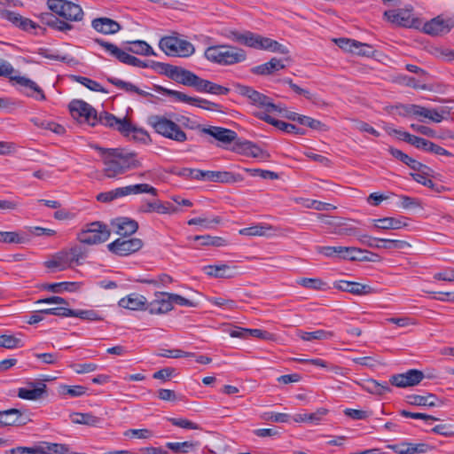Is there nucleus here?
I'll use <instances>...</instances> for the list:
<instances>
[{
  "label": "nucleus",
  "instance_id": "nucleus-61",
  "mask_svg": "<svg viewBox=\"0 0 454 454\" xmlns=\"http://www.w3.org/2000/svg\"><path fill=\"white\" fill-rule=\"evenodd\" d=\"M0 242L21 244L24 242V238L16 231H0Z\"/></svg>",
  "mask_w": 454,
  "mask_h": 454
},
{
  "label": "nucleus",
  "instance_id": "nucleus-20",
  "mask_svg": "<svg viewBox=\"0 0 454 454\" xmlns=\"http://www.w3.org/2000/svg\"><path fill=\"white\" fill-rule=\"evenodd\" d=\"M11 81H13L17 84L20 85L24 89L21 91L26 96L41 101L45 99V95L43 90L31 79L25 76L14 75V77L11 78Z\"/></svg>",
  "mask_w": 454,
  "mask_h": 454
},
{
  "label": "nucleus",
  "instance_id": "nucleus-55",
  "mask_svg": "<svg viewBox=\"0 0 454 454\" xmlns=\"http://www.w3.org/2000/svg\"><path fill=\"white\" fill-rule=\"evenodd\" d=\"M152 67L157 70L160 74H163L172 80L178 71L176 66L161 62H153Z\"/></svg>",
  "mask_w": 454,
  "mask_h": 454
},
{
  "label": "nucleus",
  "instance_id": "nucleus-26",
  "mask_svg": "<svg viewBox=\"0 0 454 454\" xmlns=\"http://www.w3.org/2000/svg\"><path fill=\"white\" fill-rule=\"evenodd\" d=\"M329 413V410L324 407L318 408L316 411L308 413H297L293 419L298 423H307L312 426L320 425L325 417Z\"/></svg>",
  "mask_w": 454,
  "mask_h": 454
},
{
  "label": "nucleus",
  "instance_id": "nucleus-49",
  "mask_svg": "<svg viewBox=\"0 0 454 454\" xmlns=\"http://www.w3.org/2000/svg\"><path fill=\"white\" fill-rule=\"evenodd\" d=\"M272 227L267 224H256L239 230V234L244 236H265Z\"/></svg>",
  "mask_w": 454,
  "mask_h": 454
},
{
  "label": "nucleus",
  "instance_id": "nucleus-45",
  "mask_svg": "<svg viewBox=\"0 0 454 454\" xmlns=\"http://www.w3.org/2000/svg\"><path fill=\"white\" fill-rule=\"evenodd\" d=\"M80 285L77 282H59L44 285V289L52 293H62L64 291L74 292L79 288Z\"/></svg>",
  "mask_w": 454,
  "mask_h": 454
},
{
  "label": "nucleus",
  "instance_id": "nucleus-44",
  "mask_svg": "<svg viewBox=\"0 0 454 454\" xmlns=\"http://www.w3.org/2000/svg\"><path fill=\"white\" fill-rule=\"evenodd\" d=\"M364 389L371 394L374 395H384L389 393L391 388L387 382H379L375 380H368L364 385Z\"/></svg>",
  "mask_w": 454,
  "mask_h": 454
},
{
  "label": "nucleus",
  "instance_id": "nucleus-50",
  "mask_svg": "<svg viewBox=\"0 0 454 454\" xmlns=\"http://www.w3.org/2000/svg\"><path fill=\"white\" fill-rule=\"evenodd\" d=\"M177 72L174 77V81L185 86H192L195 74L186 70L181 67H177Z\"/></svg>",
  "mask_w": 454,
  "mask_h": 454
},
{
  "label": "nucleus",
  "instance_id": "nucleus-6",
  "mask_svg": "<svg viewBox=\"0 0 454 454\" xmlns=\"http://www.w3.org/2000/svg\"><path fill=\"white\" fill-rule=\"evenodd\" d=\"M235 88L236 91L240 96L247 98L251 105L263 110L262 113L269 114V113L280 112L279 106L275 105L270 97L255 90L254 88L239 83Z\"/></svg>",
  "mask_w": 454,
  "mask_h": 454
},
{
  "label": "nucleus",
  "instance_id": "nucleus-27",
  "mask_svg": "<svg viewBox=\"0 0 454 454\" xmlns=\"http://www.w3.org/2000/svg\"><path fill=\"white\" fill-rule=\"evenodd\" d=\"M407 403L414 406H425V407H439L442 404L441 399H439L434 394L427 395H407Z\"/></svg>",
  "mask_w": 454,
  "mask_h": 454
},
{
  "label": "nucleus",
  "instance_id": "nucleus-60",
  "mask_svg": "<svg viewBox=\"0 0 454 454\" xmlns=\"http://www.w3.org/2000/svg\"><path fill=\"white\" fill-rule=\"evenodd\" d=\"M38 54L43 56V58L56 60V61H61V62H67L68 61V56L67 55H60L58 53V51L47 49V48H40L38 49Z\"/></svg>",
  "mask_w": 454,
  "mask_h": 454
},
{
  "label": "nucleus",
  "instance_id": "nucleus-18",
  "mask_svg": "<svg viewBox=\"0 0 454 454\" xmlns=\"http://www.w3.org/2000/svg\"><path fill=\"white\" fill-rule=\"evenodd\" d=\"M384 17L392 24L401 27H411L414 24V18L411 9L386 11Z\"/></svg>",
  "mask_w": 454,
  "mask_h": 454
},
{
  "label": "nucleus",
  "instance_id": "nucleus-11",
  "mask_svg": "<svg viewBox=\"0 0 454 454\" xmlns=\"http://www.w3.org/2000/svg\"><path fill=\"white\" fill-rule=\"evenodd\" d=\"M143 241L137 238L120 237L107 245V249L118 256H128L143 247Z\"/></svg>",
  "mask_w": 454,
  "mask_h": 454
},
{
  "label": "nucleus",
  "instance_id": "nucleus-38",
  "mask_svg": "<svg viewBox=\"0 0 454 454\" xmlns=\"http://www.w3.org/2000/svg\"><path fill=\"white\" fill-rule=\"evenodd\" d=\"M41 454H78L70 453L69 447L63 443L43 442L39 444Z\"/></svg>",
  "mask_w": 454,
  "mask_h": 454
},
{
  "label": "nucleus",
  "instance_id": "nucleus-8",
  "mask_svg": "<svg viewBox=\"0 0 454 454\" xmlns=\"http://www.w3.org/2000/svg\"><path fill=\"white\" fill-rule=\"evenodd\" d=\"M48 8L57 15L68 21H80L83 19L82 7L75 3L67 0H48Z\"/></svg>",
  "mask_w": 454,
  "mask_h": 454
},
{
  "label": "nucleus",
  "instance_id": "nucleus-36",
  "mask_svg": "<svg viewBox=\"0 0 454 454\" xmlns=\"http://www.w3.org/2000/svg\"><path fill=\"white\" fill-rule=\"evenodd\" d=\"M389 153L395 159L399 160L405 165H407L409 168H411L413 170H420L421 168L425 167L422 163L419 162L418 160H414L413 158L410 157L408 154L403 153L401 150L390 147L388 149Z\"/></svg>",
  "mask_w": 454,
  "mask_h": 454
},
{
  "label": "nucleus",
  "instance_id": "nucleus-40",
  "mask_svg": "<svg viewBox=\"0 0 454 454\" xmlns=\"http://www.w3.org/2000/svg\"><path fill=\"white\" fill-rule=\"evenodd\" d=\"M199 446L198 442H167L166 447L176 454H185L194 451Z\"/></svg>",
  "mask_w": 454,
  "mask_h": 454
},
{
  "label": "nucleus",
  "instance_id": "nucleus-37",
  "mask_svg": "<svg viewBox=\"0 0 454 454\" xmlns=\"http://www.w3.org/2000/svg\"><path fill=\"white\" fill-rule=\"evenodd\" d=\"M154 90L158 93L172 98L176 102H182L190 105L191 102L193 101L192 97H190L181 91L170 90L160 85H155Z\"/></svg>",
  "mask_w": 454,
  "mask_h": 454
},
{
  "label": "nucleus",
  "instance_id": "nucleus-16",
  "mask_svg": "<svg viewBox=\"0 0 454 454\" xmlns=\"http://www.w3.org/2000/svg\"><path fill=\"white\" fill-rule=\"evenodd\" d=\"M396 454H424L433 450L434 447L426 442H401L387 445Z\"/></svg>",
  "mask_w": 454,
  "mask_h": 454
},
{
  "label": "nucleus",
  "instance_id": "nucleus-57",
  "mask_svg": "<svg viewBox=\"0 0 454 454\" xmlns=\"http://www.w3.org/2000/svg\"><path fill=\"white\" fill-rule=\"evenodd\" d=\"M364 251L355 247H341L340 252V259L355 261L359 259V254Z\"/></svg>",
  "mask_w": 454,
  "mask_h": 454
},
{
  "label": "nucleus",
  "instance_id": "nucleus-48",
  "mask_svg": "<svg viewBox=\"0 0 454 454\" xmlns=\"http://www.w3.org/2000/svg\"><path fill=\"white\" fill-rule=\"evenodd\" d=\"M70 78L72 81L79 82L80 84L83 85L84 87L88 88L92 91L106 92L102 85L92 79L81 75H71Z\"/></svg>",
  "mask_w": 454,
  "mask_h": 454
},
{
  "label": "nucleus",
  "instance_id": "nucleus-63",
  "mask_svg": "<svg viewBox=\"0 0 454 454\" xmlns=\"http://www.w3.org/2000/svg\"><path fill=\"white\" fill-rule=\"evenodd\" d=\"M123 435L129 438L148 439L153 436V432L146 428L128 429L123 433Z\"/></svg>",
  "mask_w": 454,
  "mask_h": 454
},
{
  "label": "nucleus",
  "instance_id": "nucleus-28",
  "mask_svg": "<svg viewBox=\"0 0 454 454\" xmlns=\"http://www.w3.org/2000/svg\"><path fill=\"white\" fill-rule=\"evenodd\" d=\"M233 150L254 158H265L268 154L253 142L245 140L236 142Z\"/></svg>",
  "mask_w": 454,
  "mask_h": 454
},
{
  "label": "nucleus",
  "instance_id": "nucleus-25",
  "mask_svg": "<svg viewBox=\"0 0 454 454\" xmlns=\"http://www.w3.org/2000/svg\"><path fill=\"white\" fill-rule=\"evenodd\" d=\"M91 27L97 32L104 35L116 34L121 28V26L117 21L106 17L94 19L91 21Z\"/></svg>",
  "mask_w": 454,
  "mask_h": 454
},
{
  "label": "nucleus",
  "instance_id": "nucleus-43",
  "mask_svg": "<svg viewBox=\"0 0 454 454\" xmlns=\"http://www.w3.org/2000/svg\"><path fill=\"white\" fill-rule=\"evenodd\" d=\"M72 421L75 424L98 427L102 422V419L91 413L76 412L72 415Z\"/></svg>",
  "mask_w": 454,
  "mask_h": 454
},
{
  "label": "nucleus",
  "instance_id": "nucleus-54",
  "mask_svg": "<svg viewBox=\"0 0 454 454\" xmlns=\"http://www.w3.org/2000/svg\"><path fill=\"white\" fill-rule=\"evenodd\" d=\"M299 123L301 125L309 127L314 130L326 131L328 129L327 126L325 123L306 115L299 117Z\"/></svg>",
  "mask_w": 454,
  "mask_h": 454
},
{
  "label": "nucleus",
  "instance_id": "nucleus-10",
  "mask_svg": "<svg viewBox=\"0 0 454 454\" xmlns=\"http://www.w3.org/2000/svg\"><path fill=\"white\" fill-rule=\"evenodd\" d=\"M95 43L101 46L110 56L115 58L123 64L142 68L149 67L143 60L130 55L129 52L127 51V47L122 50L112 43L106 42L103 39L98 38L95 39Z\"/></svg>",
  "mask_w": 454,
  "mask_h": 454
},
{
  "label": "nucleus",
  "instance_id": "nucleus-52",
  "mask_svg": "<svg viewBox=\"0 0 454 454\" xmlns=\"http://www.w3.org/2000/svg\"><path fill=\"white\" fill-rule=\"evenodd\" d=\"M65 254L68 255L70 265L74 262L80 264V261L86 257L87 251L83 247L75 245L69 249L68 253Z\"/></svg>",
  "mask_w": 454,
  "mask_h": 454
},
{
  "label": "nucleus",
  "instance_id": "nucleus-39",
  "mask_svg": "<svg viewBox=\"0 0 454 454\" xmlns=\"http://www.w3.org/2000/svg\"><path fill=\"white\" fill-rule=\"evenodd\" d=\"M127 51L143 56L155 55L153 49L146 42L141 40L129 42Z\"/></svg>",
  "mask_w": 454,
  "mask_h": 454
},
{
  "label": "nucleus",
  "instance_id": "nucleus-4",
  "mask_svg": "<svg viewBox=\"0 0 454 454\" xmlns=\"http://www.w3.org/2000/svg\"><path fill=\"white\" fill-rule=\"evenodd\" d=\"M148 123L153 128L155 132L166 138L179 143L184 142L187 139L185 132L176 122L165 116L152 115L148 118Z\"/></svg>",
  "mask_w": 454,
  "mask_h": 454
},
{
  "label": "nucleus",
  "instance_id": "nucleus-59",
  "mask_svg": "<svg viewBox=\"0 0 454 454\" xmlns=\"http://www.w3.org/2000/svg\"><path fill=\"white\" fill-rule=\"evenodd\" d=\"M207 170H200L189 168H184L179 172L180 176L195 180H207Z\"/></svg>",
  "mask_w": 454,
  "mask_h": 454
},
{
  "label": "nucleus",
  "instance_id": "nucleus-15",
  "mask_svg": "<svg viewBox=\"0 0 454 454\" xmlns=\"http://www.w3.org/2000/svg\"><path fill=\"white\" fill-rule=\"evenodd\" d=\"M424 373L417 369L408 370L406 372L392 375L389 383L397 387H409L417 386L424 379Z\"/></svg>",
  "mask_w": 454,
  "mask_h": 454
},
{
  "label": "nucleus",
  "instance_id": "nucleus-1",
  "mask_svg": "<svg viewBox=\"0 0 454 454\" xmlns=\"http://www.w3.org/2000/svg\"><path fill=\"white\" fill-rule=\"evenodd\" d=\"M101 153L104 163V174L109 178L117 177L126 171L140 166L137 154L134 153H123L119 149H105L96 146Z\"/></svg>",
  "mask_w": 454,
  "mask_h": 454
},
{
  "label": "nucleus",
  "instance_id": "nucleus-19",
  "mask_svg": "<svg viewBox=\"0 0 454 454\" xmlns=\"http://www.w3.org/2000/svg\"><path fill=\"white\" fill-rule=\"evenodd\" d=\"M98 123L118 130L120 133H126L131 127V122L126 119H119L113 114L102 112L98 114Z\"/></svg>",
  "mask_w": 454,
  "mask_h": 454
},
{
  "label": "nucleus",
  "instance_id": "nucleus-62",
  "mask_svg": "<svg viewBox=\"0 0 454 454\" xmlns=\"http://www.w3.org/2000/svg\"><path fill=\"white\" fill-rule=\"evenodd\" d=\"M208 302L223 309H234L237 308V302L234 300L223 297H210L208 298Z\"/></svg>",
  "mask_w": 454,
  "mask_h": 454
},
{
  "label": "nucleus",
  "instance_id": "nucleus-2",
  "mask_svg": "<svg viewBox=\"0 0 454 454\" xmlns=\"http://www.w3.org/2000/svg\"><path fill=\"white\" fill-rule=\"evenodd\" d=\"M224 36L233 42L241 43L247 47H250L255 50L269 51L281 54L289 53L286 46L271 38L262 36L251 31L247 30L244 32H239L237 30H230L227 34H225Z\"/></svg>",
  "mask_w": 454,
  "mask_h": 454
},
{
  "label": "nucleus",
  "instance_id": "nucleus-29",
  "mask_svg": "<svg viewBox=\"0 0 454 454\" xmlns=\"http://www.w3.org/2000/svg\"><path fill=\"white\" fill-rule=\"evenodd\" d=\"M203 271L213 278H230L235 274V267H231L225 263L207 265L203 267Z\"/></svg>",
  "mask_w": 454,
  "mask_h": 454
},
{
  "label": "nucleus",
  "instance_id": "nucleus-33",
  "mask_svg": "<svg viewBox=\"0 0 454 454\" xmlns=\"http://www.w3.org/2000/svg\"><path fill=\"white\" fill-rule=\"evenodd\" d=\"M119 306L124 309L137 310L145 308L146 298L141 294H131L126 297L121 298L119 302Z\"/></svg>",
  "mask_w": 454,
  "mask_h": 454
},
{
  "label": "nucleus",
  "instance_id": "nucleus-22",
  "mask_svg": "<svg viewBox=\"0 0 454 454\" xmlns=\"http://www.w3.org/2000/svg\"><path fill=\"white\" fill-rule=\"evenodd\" d=\"M112 226L115 232L121 237H129L138 229L137 221L128 217H118L112 221Z\"/></svg>",
  "mask_w": 454,
  "mask_h": 454
},
{
  "label": "nucleus",
  "instance_id": "nucleus-5",
  "mask_svg": "<svg viewBox=\"0 0 454 454\" xmlns=\"http://www.w3.org/2000/svg\"><path fill=\"white\" fill-rule=\"evenodd\" d=\"M110 234L107 225L100 222H92L82 227L76 234V239L82 244L97 245L106 241Z\"/></svg>",
  "mask_w": 454,
  "mask_h": 454
},
{
  "label": "nucleus",
  "instance_id": "nucleus-9",
  "mask_svg": "<svg viewBox=\"0 0 454 454\" xmlns=\"http://www.w3.org/2000/svg\"><path fill=\"white\" fill-rule=\"evenodd\" d=\"M95 43L101 46L110 56L115 58L123 64L142 68L149 67L143 60L130 55L129 52L127 51V47L122 50L112 43L106 42L103 39L98 38L95 39Z\"/></svg>",
  "mask_w": 454,
  "mask_h": 454
},
{
  "label": "nucleus",
  "instance_id": "nucleus-3",
  "mask_svg": "<svg viewBox=\"0 0 454 454\" xmlns=\"http://www.w3.org/2000/svg\"><path fill=\"white\" fill-rule=\"evenodd\" d=\"M204 57L209 62L219 66H233L247 59L244 49L225 43L208 46L204 51Z\"/></svg>",
  "mask_w": 454,
  "mask_h": 454
},
{
  "label": "nucleus",
  "instance_id": "nucleus-64",
  "mask_svg": "<svg viewBox=\"0 0 454 454\" xmlns=\"http://www.w3.org/2000/svg\"><path fill=\"white\" fill-rule=\"evenodd\" d=\"M431 431L446 437L454 436V426L450 424H440L434 427Z\"/></svg>",
  "mask_w": 454,
  "mask_h": 454
},
{
  "label": "nucleus",
  "instance_id": "nucleus-35",
  "mask_svg": "<svg viewBox=\"0 0 454 454\" xmlns=\"http://www.w3.org/2000/svg\"><path fill=\"white\" fill-rule=\"evenodd\" d=\"M373 223L374 227L380 230H399L407 225L403 218L395 217L374 219Z\"/></svg>",
  "mask_w": 454,
  "mask_h": 454
},
{
  "label": "nucleus",
  "instance_id": "nucleus-58",
  "mask_svg": "<svg viewBox=\"0 0 454 454\" xmlns=\"http://www.w3.org/2000/svg\"><path fill=\"white\" fill-rule=\"evenodd\" d=\"M21 340L19 338H16L13 335H6L3 334L0 335V347L8 348V349H13L19 347H21Z\"/></svg>",
  "mask_w": 454,
  "mask_h": 454
},
{
  "label": "nucleus",
  "instance_id": "nucleus-34",
  "mask_svg": "<svg viewBox=\"0 0 454 454\" xmlns=\"http://www.w3.org/2000/svg\"><path fill=\"white\" fill-rule=\"evenodd\" d=\"M119 193L121 197H125L130 194H140V193H149L153 196H157L158 192L157 189L148 184H131L123 187H119Z\"/></svg>",
  "mask_w": 454,
  "mask_h": 454
},
{
  "label": "nucleus",
  "instance_id": "nucleus-17",
  "mask_svg": "<svg viewBox=\"0 0 454 454\" xmlns=\"http://www.w3.org/2000/svg\"><path fill=\"white\" fill-rule=\"evenodd\" d=\"M172 309L169 293H155V298L145 308V310L155 315L165 314Z\"/></svg>",
  "mask_w": 454,
  "mask_h": 454
},
{
  "label": "nucleus",
  "instance_id": "nucleus-42",
  "mask_svg": "<svg viewBox=\"0 0 454 454\" xmlns=\"http://www.w3.org/2000/svg\"><path fill=\"white\" fill-rule=\"evenodd\" d=\"M297 335L305 341H311L314 340H329L334 336L333 332L325 330H317L314 332L299 331Z\"/></svg>",
  "mask_w": 454,
  "mask_h": 454
},
{
  "label": "nucleus",
  "instance_id": "nucleus-21",
  "mask_svg": "<svg viewBox=\"0 0 454 454\" xmlns=\"http://www.w3.org/2000/svg\"><path fill=\"white\" fill-rule=\"evenodd\" d=\"M46 393V384L43 382H29L26 387H20L17 395L25 400L35 401Z\"/></svg>",
  "mask_w": 454,
  "mask_h": 454
},
{
  "label": "nucleus",
  "instance_id": "nucleus-41",
  "mask_svg": "<svg viewBox=\"0 0 454 454\" xmlns=\"http://www.w3.org/2000/svg\"><path fill=\"white\" fill-rule=\"evenodd\" d=\"M207 181L220 183H235L238 178L235 174L229 171H211L207 170L206 175Z\"/></svg>",
  "mask_w": 454,
  "mask_h": 454
},
{
  "label": "nucleus",
  "instance_id": "nucleus-47",
  "mask_svg": "<svg viewBox=\"0 0 454 454\" xmlns=\"http://www.w3.org/2000/svg\"><path fill=\"white\" fill-rule=\"evenodd\" d=\"M297 283L300 286L311 290H325L327 288V284L321 278H301L297 280Z\"/></svg>",
  "mask_w": 454,
  "mask_h": 454
},
{
  "label": "nucleus",
  "instance_id": "nucleus-53",
  "mask_svg": "<svg viewBox=\"0 0 454 454\" xmlns=\"http://www.w3.org/2000/svg\"><path fill=\"white\" fill-rule=\"evenodd\" d=\"M72 317H79L88 321H100L103 320L101 315L94 309H74Z\"/></svg>",
  "mask_w": 454,
  "mask_h": 454
},
{
  "label": "nucleus",
  "instance_id": "nucleus-24",
  "mask_svg": "<svg viewBox=\"0 0 454 454\" xmlns=\"http://www.w3.org/2000/svg\"><path fill=\"white\" fill-rule=\"evenodd\" d=\"M256 116L260 120H262L265 122L271 124L272 126L278 128L279 130H282L284 132H286L289 134H298V135L305 134L304 129L296 127L294 124L288 123V122L279 121V120H276L273 117H271L270 114H267L266 113H258L256 114Z\"/></svg>",
  "mask_w": 454,
  "mask_h": 454
},
{
  "label": "nucleus",
  "instance_id": "nucleus-32",
  "mask_svg": "<svg viewBox=\"0 0 454 454\" xmlns=\"http://www.w3.org/2000/svg\"><path fill=\"white\" fill-rule=\"evenodd\" d=\"M108 82L114 85L116 88L124 90L125 92L129 94H137L138 96L147 98V97H153V94L139 89L137 86L129 82H125L121 79L115 78V77H108L107 78Z\"/></svg>",
  "mask_w": 454,
  "mask_h": 454
},
{
  "label": "nucleus",
  "instance_id": "nucleus-12",
  "mask_svg": "<svg viewBox=\"0 0 454 454\" xmlns=\"http://www.w3.org/2000/svg\"><path fill=\"white\" fill-rule=\"evenodd\" d=\"M72 116L90 126L98 124V113L90 104L81 99H74L69 104Z\"/></svg>",
  "mask_w": 454,
  "mask_h": 454
},
{
  "label": "nucleus",
  "instance_id": "nucleus-30",
  "mask_svg": "<svg viewBox=\"0 0 454 454\" xmlns=\"http://www.w3.org/2000/svg\"><path fill=\"white\" fill-rule=\"evenodd\" d=\"M23 413L19 409H9L0 411V424L4 426L26 424Z\"/></svg>",
  "mask_w": 454,
  "mask_h": 454
},
{
  "label": "nucleus",
  "instance_id": "nucleus-46",
  "mask_svg": "<svg viewBox=\"0 0 454 454\" xmlns=\"http://www.w3.org/2000/svg\"><path fill=\"white\" fill-rule=\"evenodd\" d=\"M45 267L48 269H59L63 270L70 266L68 255L65 253L59 254L53 259L44 262Z\"/></svg>",
  "mask_w": 454,
  "mask_h": 454
},
{
  "label": "nucleus",
  "instance_id": "nucleus-7",
  "mask_svg": "<svg viewBox=\"0 0 454 454\" xmlns=\"http://www.w3.org/2000/svg\"><path fill=\"white\" fill-rule=\"evenodd\" d=\"M160 48L168 56L186 58L194 53L193 45L175 36H166L160 39Z\"/></svg>",
  "mask_w": 454,
  "mask_h": 454
},
{
  "label": "nucleus",
  "instance_id": "nucleus-31",
  "mask_svg": "<svg viewBox=\"0 0 454 454\" xmlns=\"http://www.w3.org/2000/svg\"><path fill=\"white\" fill-rule=\"evenodd\" d=\"M339 289L356 295L369 294L374 292V289L369 285H364L356 282L341 280L335 286Z\"/></svg>",
  "mask_w": 454,
  "mask_h": 454
},
{
  "label": "nucleus",
  "instance_id": "nucleus-51",
  "mask_svg": "<svg viewBox=\"0 0 454 454\" xmlns=\"http://www.w3.org/2000/svg\"><path fill=\"white\" fill-rule=\"evenodd\" d=\"M194 240L200 241L202 246L223 247L226 246V240L222 237H214L210 235H200L193 238Z\"/></svg>",
  "mask_w": 454,
  "mask_h": 454
},
{
  "label": "nucleus",
  "instance_id": "nucleus-13",
  "mask_svg": "<svg viewBox=\"0 0 454 454\" xmlns=\"http://www.w3.org/2000/svg\"><path fill=\"white\" fill-rule=\"evenodd\" d=\"M358 240L372 248H385L389 250H400L411 247L405 240L372 238L368 235H360Z\"/></svg>",
  "mask_w": 454,
  "mask_h": 454
},
{
  "label": "nucleus",
  "instance_id": "nucleus-23",
  "mask_svg": "<svg viewBox=\"0 0 454 454\" xmlns=\"http://www.w3.org/2000/svg\"><path fill=\"white\" fill-rule=\"evenodd\" d=\"M206 134L210 135L223 145H227L232 142H238V135L235 131L222 127L211 126L204 129Z\"/></svg>",
  "mask_w": 454,
  "mask_h": 454
},
{
  "label": "nucleus",
  "instance_id": "nucleus-56",
  "mask_svg": "<svg viewBox=\"0 0 454 454\" xmlns=\"http://www.w3.org/2000/svg\"><path fill=\"white\" fill-rule=\"evenodd\" d=\"M168 420L176 427L190 429V430H199L200 427L199 424L192 422L187 419L184 418H168Z\"/></svg>",
  "mask_w": 454,
  "mask_h": 454
},
{
  "label": "nucleus",
  "instance_id": "nucleus-14",
  "mask_svg": "<svg viewBox=\"0 0 454 454\" xmlns=\"http://www.w3.org/2000/svg\"><path fill=\"white\" fill-rule=\"evenodd\" d=\"M454 27V20L452 18H444L439 15L423 26V31L433 36H440L448 34Z\"/></svg>",
  "mask_w": 454,
  "mask_h": 454
}]
</instances>
